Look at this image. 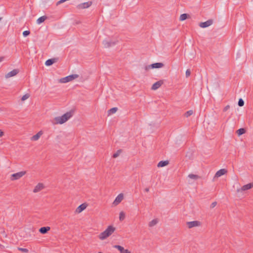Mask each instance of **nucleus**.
<instances>
[{
	"label": "nucleus",
	"instance_id": "obj_1",
	"mask_svg": "<svg viewBox=\"0 0 253 253\" xmlns=\"http://www.w3.org/2000/svg\"><path fill=\"white\" fill-rule=\"evenodd\" d=\"M74 111H70L63 115L60 117H57L55 118L56 124H62L67 121L73 115Z\"/></svg>",
	"mask_w": 253,
	"mask_h": 253
},
{
	"label": "nucleus",
	"instance_id": "obj_2",
	"mask_svg": "<svg viewBox=\"0 0 253 253\" xmlns=\"http://www.w3.org/2000/svg\"><path fill=\"white\" fill-rule=\"evenodd\" d=\"M115 228L113 226L110 225L103 232L101 233L99 236V239L103 240L109 237L115 231Z\"/></svg>",
	"mask_w": 253,
	"mask_h": 253
},
{
	"label": "nucleus",
	"instance_id": "obj_3",
	"mask_svg": "<svg viewBox=\"0 0 253 253\" xmlns=\"http://www.w3.org/2000/svg\"><path fill=\"white\" fill-rule=\"evenodd\" d=\"M79 77V75L77 74H73L68 76L66 77L61 78L60 80V82L62 83H66L70 81H73V80L77 79Z\"/></svg>",
	"mask_w": 253,
	"mask_h": 253
},
{
	"label": "nucleus",
	"instance_id": "obj_4",
	"mask_svg": "<svg viewBox=\"0 0 253 253\" xmlns=\"http://www.w3.org/2000/svg\"><path fill=\"white\" fill-rule=\"evenodd\" d=\"M26 173V171H21L15 173H13L11 175V180H15L20 179L23 176H24Z\"/></svg>",
	"mask_w": 253,
	"mask_h": 253
},
{
	"label": "nucleus",
	"instance_id": "obj_5",
	"mask_svg": "<svg viewBox=\"0 0 253 253\" xmlns=\"http://www.w3.org/2000/svg\"><path fill=\"white\" fill-rule=\"evenodd\" d=\"M92 4V1H87L78 4L77 6V8L79 9L87 8L90 6Z\"/></svg>",
	"mask_w": 253,
	"mask_h": 253
},
{
	"label": "nucleus",
	"instance_id": "obj_6",
	"mask_svg": "<svg viewBox=\"0 0 253 253\" xmlns=\"http://www.w3.org/2000/svg\"><path fill=\"white\" fill-rule=\"evenodd\" d=\"M213 21L212 19H209L206 22H201L199 24V26L201 28H207L212 24Z\"/></svg>",
	"mask_w": 253,
	"mask_h": 253
},
{
	"label": "nucleus",
	"instance_id": "obj_7",
	"mask_svg": "<svg viewBox=\"0 0 253 253\" xmlns=\"http://www.w3.org/2000/svg\"><path fill=\"white\" fill-rule=\"evenodd\" d=\"M187 225L189 228L199 226L201 225V222L199 221H193L187 222Z\"/></svg>",
	"mask_w": 253,
	"mask_h": 253
},
{
	"label": "nucleus",
	"instance_id": "obj_8",
	"mask_svg": "<svg viewBox=\"0 0 253 253\" xmlns=\"http://www.w3.org/2000/svg\"><path fill=\"white\" fill-rule=\"evenodd\" d=\"M164 83L163 80H160L154 83L151 87V89L156 90L159 88Z\"/></svg>",
	"mask_w": 253,
	"mask_h": 253
},
{
	"label": "nucleus",
	"instance_id": "obj_9",
	"mask_svg": "<svg viewBox=\"0 0 253 253\" xmlns=\"http://www.w3.org/2000/svg\"><path fill=\"white\" fill-rule=\"evenodd\" d=\"M58 60V58H53L47 60L45 61V64L47 66H49L52 65L53 63L56 62Z\"/></svg>",
	"mask_w": 253,
	"mask_h": 253
},
{
	"label": "nucleus",
	"instance_id": "obj_10",
	"mask_svg": "<svg viewBox=\"0 0 253 253\" xmlns=\"http://www.w3.org/2000/svg\"><path fill=\"white\" fill-rule=\"evenodd\" d=\"M123 199V195L120 194L114 200L113 204L115 206L118 205Z\"/></svg>",
	"mask_w": 253,
	"mask_h": 253
},
{
	"label": "nucleus",
	"instance_id": "obj_11",
	"mask_svg": "<svg viewBox=\"0 0 253 253\" xmlns=\"http://www.w3.org/2000/svg\"><path fill=\"white\" fill-rule=\"evenodd\" d=\"M116 42H115L108 41L104 40L103 41V44L105 47L108 48L111 46L115 45Z\"/></svg>",
	"mask_w": 253,
	"mask_h": 253
},
{
	"label": "nucleus",
	"instance_id": "obj_12",
	"mask_svg": "<svg viewBox=\"0 0 253 253\" xmlns=\"http://www.w3.org/2000/svg\"><path fill=\"white\" fill-rule=\"evenodd\" d=\"M114 248L117 249L120 252V253H130V252L128 250L125 249L123 247L120 245H115L114 246Z\"/></svg>",
	"mask_w": 253,
	"mask_h": 253
},
{
	"label": "nucleus",
	"instance_id": "obj_13",
	"mask_svg": "<svg viewBox=\"0 0 253 253\" xmlns=\"http://www.w3.org/2000/svg\"><path fill=\"white\" fill-rule=\"evenodd\" d=\"M227 172V170L224 169H220L216 172L214 178L220 177L226 173Z\"/></svg>",
	"mask_w": 253,
	"mask_h": 253
},
{
	"label": "nucleus",
	"instance_id": "obj_14",
	"mask_svg": "<svg viewBox=\"0 0 253 253\" xmlns=\"http://www.w3.org/2000/svg\"><path fill=\"white\" fill-rule=\"evenodd\" d=\"M18 70L17 69H14L12 70L11 71L8 73L7 74L5 75V78H9L12 77H13L17 75L18 73Z\"/></svg>",
	"mask_w": 253,
	"mask_h": 253
},
{
	"label": "nucleus",
	"instance_id": "obj_15",
	"mask_svg": "<svg viewBox=\"0 0 253 253\" xmlns=\"http://www.w3.org/2000/svg\"><path fill=\"white\" fill-rule=\"evenodd\" d=\"M44 186L42 183H38L34 188L33 190V192L37 193L42 190Z\"/></svg>",
	"mask_w": 253,
	"mask_h": 253
},
{
	"label": "nucleus",
	"instance_id": "obj_16",
	"mask_svg": "<svg viewBox=\"0 0 253 253\" xmlns=\"http://www.w3.org/2000/svg\"><path fill=\"white\" fill-rule=\"evenodd\" d=\"M86 208V204L85 203L82 204L80 205L76 210V212L77 213H80Z\"/></svg>",
	"mask_w": 253,
	"mask_h": 253
},
{
	"label": "nucleus",
	"instance_id": "obj_17",
	"mask_svg": "<svg viewBox=\"0 0 253 253\" xmlns=\"http://www.w3.org/2000/svg\"><path fill=\"white\" fill-rule=\"evenodd\" d=\"M42 133H42V131H40L36 134L33 135L31 138V140L32 141H37V140H38L40 138L42 134Z\"/></svg>",
	"mask_w": 253,
	"mask_h": 253
},
{
	"label": "nucleus",
	"instance_id": "obj_18",
	"mask_svg": "<svg viewBox=\"0 0 253 253\" xmlns=\"http://www.w3.org/2000/svg\"><path fill=\"white\" fill-rule=\"evenodd\" d=\"M253 187V183H248V184H246L245 185H243L241 187V191H246V190L250 189H251Z\"/></svg>",
	"mask_w": 253,
	"mask_h": 253
},
{
	"label": "nucleus",
	"instance_id": "obj_19",
	"mask_svg": "<svg viewBox=\"0 0 253 253\" xmlns=\"http://www.w3.org/2000/svg\"><path fill=\"white\" fill-rule=\"evenodd\" d=\"M50 228L48 226L46 227H42L40 228L39 232L42 234H44L46 233L48 231H49Z\"/></svg>",
	"mask_w": 253,
	"mask_h": 253
},
{
	"label": "nucleus",
	"instance_id": "obj_20",
	"mask_svg": "<svg viewBox=\"0 0 253 253\" xmlns=\"http://www.w3.org/2000/svg\"><path fill=\"white\" fill-rule=\"evenodd\" d=\"M151 68H160L163 67L164 65L162 63H155L151 64Z\"/></svg>",
	"mask_w": 253,
	"mask_h": 253
},
{
	"label": "nucleus",
	"instance_id": "obj_21",
	"mask_svg": "<svg viewBox=\"0 0 253 253\" xmlns=\"http://www.w3.org/2000/svg\"><path fill=\"white\" fill-rule=\"evenodd\" d=\"M169 162L168 161H161L157 165L158 167H164L167 166Z\"/></svg>",
	"mask_w": 253,
	"mask_h": 253
},
{
	"label": "nucleus",
	"instance_id": "obj_22",
	"mask_svg": "<svg viewBox=\"0 0 253 253\" xmlns=\"http://www.w3.org/2000/svg\"><path fill=\"white\" fill-rule=\"evenodd\" d=\"M158 222L157 219H154L150 222H149L148 225L149 227H152L156 225Z\"/></svg>",
	"mask_w": 253,
	"mask_h": 253
},
{
	"label": "nucleus",
	"instance_id": "obj_23",
	"mask_svg": "<svg viewBox=\"0 0 253 253\" xmlns=\"http://www.w3.org/2000/svg\"><path fill=\"white\" fill-rule=\"evenodd\" d=\"M46 19L47 17L46 16H42L37 19V22L38 24H41Z\"/></svg>",
	"mask_w": 253,
	"mask_h": 253
},
{
	"label": "nucleus",
	"instance_id": "obj_24",
	"mask_svg": "<svg viewBox=\"0 0 253 253\" xmlns=\"http://www.w3.org/2000/svg\"><path fill=\"white\" fill-rule=\"evenodd\" d=\"M117 110H118V108L117 107H113V108L110 109L108 111V115H110L111 114L116 113Z\"/></svg>",
	"mask_w": 253,
	"mask_h": 253
},
{
	"label": "nucleus",
	"instance_id": "obj_25",
	"mask_svg": "<svg viewBox=\"0 0 253 253\" xmlns=\"http://www.w3.org/2000/svg\"><path fill=\"white\" fill-rule=\"evenodd\" d=\"M245 132H246V130L244 128H241L239 129L238 130H237V133L238 135L239 136L244 134Z\"/></svg>",
	"mask_w": 253,
	"mask_h": 253
},
{
	"label": "nucleus",
	"instance_id": "obj_26",
	"mask_svg": "<svg viewBox=\"0 0 253 253\" xmlns=\"http://www.w3.org/2000/svg\"><path fill=\"white\" fill-rule=\"evenodd\" d=\"M188 16H189V15L186 13L182 14L180 15L179 19L180 21L185 20L188 18Z\"/></svg>",
	"mask_w": 253,
	"mask_h": 253
},
{
	"label": "nucleus",
	"instance_id": "obj_27",
	"mask_svg": "<svg viewBox=\"0 0 253 253\" xmlns=\"http://www.w3.org/2000/svg\"><path fill=\"white\" fill-rule=\"evenodd\" d=\"M125 218V214L123 211L120 213L119 219L120 221H123Z\"/></svg>",
	"mask_w": 253,
	"mask_h": 253
},
{
	"label": "nucleus",
	"instance_id": "obj_28",
	"mask_svg": "<svg viewBox=\"0 0 253 253\" xmlns=\"http://www.w3.org/2000/svg\"><path fill=\"white\" fill-rule=\"evenodd\" d=\"M193 114V111L192 110H189L185 113L184 116H185V117L187 118V117L190 116L191 115H192Z\"/></svg>",
	"mask_w": 253,
	"mask_h": 253
},
{
	"label": "nucleus",
	"instance_id": "obj_29",
	"mask_svg": "<svg viewBox=\"0 0 253 253\" xmlns=\"http://www.w3.org/2000/svg\"><path fill=\"white\" fill-rule=\"evenodd\" d=\"M30 97V95L28 93H27L25 95H24L22 98L21 100L22 101H25V100L27 99Z\"/></svg>",
	"mask_w": 253,
	"mask_h": 253
},
{
	"label": "nucleus",
	"instance_id": "obj_30",
	"mask_svg": "<svg viewBox=\"0 0 253 253\" xmlns=\"http://www.w3.org/2000/svg\"><path fill=\"white\" fill-rule=\"evenodd\" d=\"M238 104L240 107H242V106H244V100L241 98L239 99Z\"/></svg>",
	"mask_w": 253,
	"mask_h": 253
},
{
	"label": "nucleus",
	"instance_id": "obj_31",
	"mask_svg": "<svg viewBox=\"0 0 253 253\" xmlns=\"http://www.w3.org/2000/svg\"><path fill=\"white\" fill-rule=\"evenodd\" d=\"M121 152V150H118L116 153H114L113 154V157L114 158H116L118 157L119 156V155H120Z\"/></svg>",
	"mask_w": 253,
	"mask_h": 253
},
{
	"label": "nucleus",
	"instance_id": "obj_32",
	"mask_svg": "<svg viewBox=\"0 0 253 253\" xmlns=\"http://www.w3.org/2000/svg\"><path fill=\"white\" fill-rule=\"evenodd\" d=\"M18 250L24 253H28L29 251L27 249L22 248H18Z\"/></svg>",
	"mask_w": 253,
	"mask_h": 253
},
{
	"label": "nucleus",
	"instance_id": "obj_33",
	"mask_svg": "<svg viewBox=\"0 0 253 253\" xmlns=\"http://www.w3.org/2000/svg\"><path fill=\"white\" fill-rule=\"evenodd\" d=\"M188 176L192 179H197L198 178V176L197 175L193 174H190L188 175Z\"/></svg>",
	"mask_w": 253,
	"mask_h": 253
},
{
	"label": "nucleus",
	"instance_id": "obj_34",
	"mask_svg": "<svg viewBox=\"0 0 253 253\" xmlns=\"http://www.w3.org/2000/svg\"><path fill=\"white\" fill-rule=\"evenodd\" d=\"M30 34V31H25L23 32V35L24 37H26L29 36Z\"/></svg>",
	"mask_w": 253,
	"mask_h": 253
},
{
	"label": "nucleus",
	"instance_id": "obj_35",
	"mask_svg": "<svg viewBox=\"0 0 253 253\" xmlns=\"http://www.w3.org/2000/svg\"><path fill=\"white\" fill-rule=\"evenodd\" d=\"M190 74H191L190 70L189 69H187L185 73L186 77L187 78L190 75Z\"/></svg>",
	"mask_w": 253,
	"mask_h": 253
},
{
	"label": "nucleus",
	"instance_id": "obj_36",
	"mask_svg": "<svg viewBox=\"0 0 253 253\" xmlns=\"http://www.w3.org/2000/svg\"><path fill=\"white\" fill-rule=\"evenodd\" d=\"M216 205H217V202H212L211 203V206H210V208L211 209H212V208H214L216 206Z\"/></svg>",
	"mask_w": 253,
	"mask_h": 253
},
{
	"label": "nucleus",
	"instance_id": "obj_37",
	"mask_svg": "<svg viewBox=\"0 0 253 253\" xmlns=\"http://www.w3.org/2000/svg\"><path fill=\"white\" fill-rule=\"evenodd\" d=\"M230 108V106L229 105L226 106L224 109H223V111L224 112H226L228 109H229Z\"/></svg>",
	"mask_w": 253,
	"mask_h": 253
},
{
	"label": "nucleus",
	"instance_id": "obj_38",
	"mask_svg": "<svg viewBox=\"0 0 253 253\" xmlns=\"http://www.w3.org/2000/svg\"><path fill=\"white\" fill-rule=\"evenodd\" d=\"M151 68V65H148V66H146L145 67V69L146 71H147L148 70L150 69Z\"/></svg>",
	"mask_w": 253,
	"mask_h": 253
},
{
	"label": "nucleus",
	"instance_id": "obj_39",
	"mask_svg": "<svg viewBox=\"0 0 253 253\" xmlns=\"http://www.w3.org/2000/svg\"><path fill=\"white\" fill-rule=\"evenodd\" d=\"M3 135L4 132L1 130H0V137H2Z\"/></svg>",
	"mask_w": 253,
	"mask_h": 253
},
{
	"label": "nucleus",
	"instance_id": "obj_40",
	"mask_svg": "<svg viewBox=\"0 0 253 253\" xmlns=\"http://www.w3.org/2000/svg\"><path fill=\"white\" fill-rule=\"evenodd\" d=\"M4 59V57L1 56L0 57V62H2Z\"/></svg>",
	"mask_w": 253,
	"mask_h": 253
},
{
	"label": "nucleus",
	"instance_id": "obj_41",
	"mask_svg": "<svg viewBox=\"0 0 253 253\" xmlns=\"http://www.w3.org/2000/svg\"><path fill=\"white\" fill-rule=\"evenodd\" d=\"M144 190H145V191L146 192H148L149 191V188H146Z\"/></svg>",
	"mask_w": 253,
	"mask_h": 253
},
{
	"label": "nucleus",
	"instance_id": "obj_42",
	"mask_svg": "<svg viewBox=\"0 0 253 253\" xmlns=\"http://www.w3.org/2000/svg\"><path fill=\"white\" fill-rule=\"evenodd\" d=\"M102 253L99 252V253Z\"/></svg>",
	"mask_w": 253,
	"mask_h": 253
}]
</instances>
